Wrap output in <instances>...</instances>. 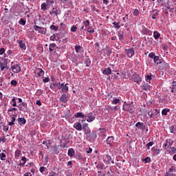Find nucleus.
<instances>
[{"mask_svg": "<svg viewBox=\"0 0 176 176\" xmlns=\"http://www.w3.org/2000/svg\"><path fill=\"white\" fill-rule=\"evenodd\" d=\"M84 63L86 67H90V64H91V60H90V58H87Z\"/></svg>", "mask_w": 176, "mask_h": 176, "instance_id": "72a5a7b5", "label": "nucleus"}, {"mask_svg": "<svg viewBox=\"0 0 176 176\" xmlns=\"http://www.w3.org/2000/svg\"><path fill=\"white\" fill-rule=\"evenodd\" d=\"M74 128L78 131H82V124L80 122H76L74 124Z\"/></svg>", "mask_w": 176, "mask_h": 176, "instance_id": "4468645a", "label": "nucleus"}, {"mask_svg": "<svg viewBox=\"0 0 176 176\" xmlns=\"http://www.w3.org/2000/svg\"><path fill=\"white\" fill-rule=\"evenodd\" d=\"M151 13H153L152 14V19H153V20H156V16H159V11H157L156 10H152Z\"/></svg>", "mask_w": 176, "mask_h": 176, "instance_id": "393cba45", "label": "nucleus"}, {"mask_svg": "<svg viewBox=\"0 0 176 176\" xmlns=\"http://www.w3.org/2000/svg\"><path fill=\"white\" fill-rule=\"evenodd\" d=\"M10 68L14 74H19L21 72V67L20 66V64L13 65V62H12Z\"/></svg>", "mask_w": 176, "mask_h": 176, "instance_id": "7ed1b4c3", "label": "nucleus"}, {"mask_svg": "<svg viewBox=\"0 0 176 176\" xmlns=\"http://www.w3.org/2000/svg\"><path fill=\"white\" fill-rule=\"evenodd\" d=\"M12 86H17V81L16 80H12L11 81Z\"/></svg>", "mask_w": 176, "mask_h": 176, "instance_id": "bf43d9fd", "label": "nucleus"}, {"mask_svg": "<svg viewBox=\"0 0 176 176\" xmlns=\"http://www.w3.org/2000/svg\"><path fill=\"white\" fill-rule=\"evenodd\" d=\"M63 83L60 84L59 82H56L55 83V87H57V89H58V90H60V89H61V87H63Z\"/></svg>", "mask_w": 176, "mask_h": 176, "instance_id": "a19ab883", "label": "nucleus"}, {"mask_svg": "<svg viewBox=\"0 0 176 176\" xmlns=\"http://www.w3.org/2000/svg\"><path fill=\"white\" fill-rule=\"evenodd\" d=\"M67 155L68 156H69V157H72L73 156H75V150L72 148H69L68 150Z\"/></svg>", "mask_w": 176, "mask_h": 176, "instance_id": "b1692460", "label": "nucleus"}, {"mask_svg": "<svg viewBox=\"0 0 176 176\" xmlns=\"http://www.w3.org/2000/svg\"><path fill=\"white\" fill-rule=\"evenodd\" d=\"M155 112L153 113H151V112H148V116H150V118H156V116H157V113H156V112H157V109H155Z\"/></svg>", "mask_w": 176, "mask_h": 176, "instance_id": "473e14b6", "label": "nucleus"}, {"mask_svg": "<svg viewBox=\"0 0 176 176\" xmlns=\"http://www.w3.org/2000/svg\"><path fill=\"white\" fill-rule=\"evenodd\" d=\"M123 111H126V112H129V113H134V108L131 105V104H127L126 102L124 103Z\"/></svg>", "mask_w": 176, "mask_h": 176, "instance_id": "20e7f679", "label": "nucleus"}, {"mask_svg": "<svg viewBox=\"0 0 176 176\" xmlns=\"http://www.w3.org/2000/svg\"><path fill=\"white\" fill-rule=\"evenodd\" d=\"M152 145H153V142H150L146 144V147L148 149H149L150 146H152Z\"/></svg>", "mask_w": 176, "mask_h": 176, "instance_id": "338daca9", "label": "nucleus"}, {"mask_svg": "<svg viewBox=\"0 0 176 176\" xmlns=\"http://www.w3.org/2000/svg\"><path fill=\"white\" fill-rule=\"evenodd\" d=\"M82 49H83V47L80 45L75 46V50L76 53H80V52H82Z\"/></svg>", "mask_w": 176, "mask_h": 176, "instance_id": "c85d7f7f", "label": "nucleus"}, {"mask_svg": "<svg viewBox=\"0 0 176 176\" xmlns=\"http://www.w3.org/2000/svg\"><path fill=\"white\" fill-rule=\"evenodd\" d=\"M118 36L119 38L120 41H122V39H123V33H122V32H118Z\"/></svg>", "mask_w": 176, "mask_h": 176, "instance_id": "49530a36", "label": "nucleus"}, {"mask_svg": "<svg viewBox=\"0 0 176 176\" xmlns=\"http://www.w3.org/2000/svg\"><path fill=\"white\" fill-rule=\"evenodd\" d=\"M96 168H98V170H104V166L102 164H98Z\"/></svg>", "mask_w": 176, "mask_h": 176, "instance_id": "8fccbe9b", "label": "nucleus"}, {"mask_svg": "<svg viewBox=\"0 0 176 176\" xmlns=\"http://www.w3.org/2000/svg\"><path fill=\"white\" fill-rule=\"evenodd\" d=\"M19 24H20L21 25H25L26 21L25 20H24V19H21L19 21Z\"/></svg>", "mask_w": 176, "mask_h": 176, "instance_id": "79ce46f5", "label": "nucleus"}, {"mask_svg": "<svg viewBox=\"0 0 176 176\" xmlns=\"http://www.w3.org/2000/svg\"><path fill=\"white\" fill-rule=\"evenodd\" d=\"M50 16H53V17H54V16L57 17V16L61 14V10H60L59 7L55 6L52 8V10L50 12Z\"/></svg>", "mask_w": 176, "mask_h": 176, "instance_id": "f03ea898", "label": "nucleus"}, {"mask_svg": "<svg viewBox=\"0 0 176 176\" xmlns=\"http://www.w3.org/2000/svg\"><path fill=\"white\" fill-rule=\"evenodd\" d=\"M59 100L60 102H64V104H66V102H68V95L66 94H62Z\"/></svg>", "mask_w": 176, "mask_h": 176, "instance_id": "9b49d317", "label": "nucleus"}, {"mask_svg": "<svg viewBox=\"0 0 176 176\" xmlns=\"http://www.w3.org/2000/svg\"><path fill=\"white\" fill-rule=\"evenodd\" d=\"M155 64L159 65V64H163V60H160V58L157 56H155L153 58Z\"/></svg>", "mask_w": 176, "mask_h": 176, "instance_id": "f3484780", "label": "nucleus"}, {"mask_svg": "<svg viewBox=\"0 0 176 176\" xmlns=\"http://www.w3.org/2000/svg\"><path fill=\"white\" fill-rule=\"evenodd\" d=\"M19 107V111H22V112H27L28 109V106L27 104V102H23L19 105L16 106Z\"/></svg>", "mask_w": 176, "mask_h": 176, "instance_id": "6e6552de", "label": "nucleus"}, {"mask_svg": "<svg viewBox=\"0 0 176 176\" xmlns=\"http://www.w3.org/2000/svg\"><path fill=\"white\" fill-rule=\"evenodd\" d=\"M41 9L43 10H47V6H46V3H43L41 4Z\"/></svg>", "mask_w": 176, "mask_h": 176, "instance_id": "3c124183", "label": "nucleus"}, {"mask_svg": "<svg viewBox=\"0 0 176 176\" xmlns=\"http://www.w3.org/2000/svg\"><path fill=\"white\" fill-rule=\"evenodd\" d=\"M34 30L38 31L39 34H43V35H46V28H41L36 25H34Z\"/></svg>", "mask_w": 176, "mask_h": 176, "instance_id": "423d86ee", "label": "nucleus"}, {"mask_svg": "<svg viewBox=\"0 0 176 176\" xmlns=\"http://www.w3.org/2000/svg\"><path fill=\"white\" fill-rule=\"evenodd\" d=\"M87 118V122L91 123L96 120V113L93 112L86 113L85 119Z\"/></svg>", "mask_w": 176, "mask_h": 176, "instance_id": "f257e3e1", "label": "nucleus"}, {"mask_svg": "<svg viewBox=\"0 0 176 176\" xmlns=\"http://www.w3.org/2000/svg\"><path fill=\"white\" fill-rule=\"evenodd\" d=\"M168 112H170V109H164L162 111V115L164 116H167Z\"/></svg>", "mask_w": 176, "mask_h": 176, "instance_id": "f704fd0d", "label": "nucleus"}, {"mask_svg": "<svg viewBox=\"0 0 176 176\" xmlns=\"http://www.w3.org/2000/svg\"><path fill=\"white\" fill-rule=\"evenodd\" d=\"M156 56V54H155L154 52H151L149 54H148V57H150V58H155V57Z\"/></svg>", "mask_w": 176, "mask_h": 176, "instance_id": "6e6d98bb", "label": "nucleus"}, {"mask_svg": "<svg viewBox=\"0 0 176 176\" xmlns=\"http://www.w3.org/2000/svg\"><path fill=\"white\" fill-rule=\"evenodd\" d=\"M170 133H174L175 131V129L174 128V126H170L169 127Z\"/></svg>", "mask_w": 176, "mask_h": 176, "instance_id": "680f3d73", "label": "nucleus"}, {"mask_svg": "<svg viewBox=\"0 0 176 176\" xmlns=\"http://www.w3.org/2000/svg\"><path fill=\"white\" fill-rule=\"evenodd\" d=\"M146 80H149V81H151V80H152V75H147L146 76Z\"/></svg>", "mask_w": 176, "mask_h": 176, "instance_id": "e2e57ef3", "label": "nucleus"}, {"mask_svg": "<svg viewBox=\"0 0 176 176\" xmlns=\"http://www.w3.org/2000/svg\"><path fill=\"white\" fill-rule=\"evenodd\" d=\"M153 36L155 39H159V38H160V33L157 31H154Z\"/></svg>", "mask_w": 176, "mask_h": 176, "instance_id": "7c9ffc66", "label": "nucleus"}, {"mask_svg": "<svg viewBox=\"0 0 176 176\" xmlns=\"http://www.w3.org/2000/svg\"><path fill=\"white\" fill-rule=\"evenodd\" d=\"M125 51L126 52V56H128L129 58H131V57H133L135 54V51L133 47H131L130 49H126Z\"/></svg>", "mask_w": 176, "mask_h": 176, "instance_id": "1a4fd4ad", "label": "nucleus"}, {"mask_svg": "<svg viewBox=\"0 0 176 176\" xmlns=\"http://www.w3.org/2000/svg\"><path fill=\"white\" fill-rule=\"evenodd\" d=\"M87 32H89V34H94V28H93V26H89L87 29Z\"/></svg>", "mask_w": 176, "mask_h": 176, "instance_id": "e433bc0d", "label": "nucleus"}, {"mask_svg": "<svg viewBox=\"0 0 176 176\" xmlns=\"http://www.w3.org/2000/svg\"><path fill=\"white\" fill-rule=\"evenodd\" d=\"M143 90H144L145 91H147V90H149V86L148 85H143Z\"/></svg>", "mask_w": 176, "mask_h": 176, "instance_id": "69168bd1", "label": "nucleus"}, {"mask_svg": "<svg viewBox=\"0 0 176 176\" xmlns=\"http://www.w3.org/2000/svg\"><path fill=\"white\" fill-rule=\"evenodd\" d=\"M18 43L19 45L20 48L22 50H26L27 46L25 45V43H24V41H23V40L18 41Z\"/></svg>", "mask_w": 176, "mask_h": 176, "instance_id": "ddd939ff", "label": "nucleus"}, {"mask_svg": "<svg viewBox=\"0 0 176 176\" xmlns=\"http://www.w3.org/2000/svg\"><path fill=\"white\" fill-rule=\"evenodd\" d=\"M5 53V48L2 47L0 49V56H2Z\"/></svg>", "mask_w": 176, "mask_h": 176, "instance_id": "774afa93", "label": "nucleus"}, {"mask_svg": "<svg viewBox=\"0 0 176 176\" xmlns=\"http://www.w3.org/2000/svg\"><path fill=\"white\" fill-rule=\"evenodd\" d=\"M3 131H5L6 133H7V131H9V126H8V125L3 126Z\"/></svg>", "mask_w": 176, "mask_h": 176, "instance_id": "13d9d810", "label": "nucleus"}, {"mask_svg": "<svg viewBox=\"0 0 176 176\" xmlns=\"http://www.w3.org/2000/svg\"><path fill=\"white\" fill-rule=\"evenodd\" d=\"M12 102H13V104H12V107H18L17 102L16 101V98H13L12 99Z\"/></svg>", "mask_w": 176, "mask_h": 176, "instance_id": "c03bdc74", "label": "nucleus"}, {"mask_svg": "<svg viewBox=\"0 0 176 176\" xmlns=\"http://www.w3.org/2000/svg\"><path fill=\"white\" fill-rule=\"evenodd\" d=\"M131 78L132 80H133V82H136L138 85H140V82H142V78L140 76L139 74H134L132 75Z\"/></svg>", "mask_w": 176, "mask_h": 176, "instance_id": "0eeeda50", "label": "nucleus"}, {"mask_svg": "<svg viewBox=\"0 0 176 176\" xmlns=\"http://www.w3.org/2000/svg\"><path fill=\"white\" fill-rule=\"evenodd\" d=\"M86 137L89 140H96L97 138V133H96L94 131H92L90 132L88 135H86Z\"/></svg>", "mask_w": 176, "mask_h": 176, "instance_id": "9d476101", "label": "nucleus"}, {"mask_svg": "<svg viewBox=\"0 0 176 176\" xmlns=\"http://www.w3.org/2000/svg\"><path fill=\"white\" fill-rule=\"evenodd\" d=\"M82 130H83L85 135H89V133H91L90 128H82Z\"/></svg>", "mask_w": 176, "mask_h": 176, "instance_id": "bb28decb", "label": "nucleus"}, {"mask_svg": "<svg viewBox=\"0 0 176 176\" xmlns=\"http://www.w3.org/2000/svg\"><path fill=\"white\" fill-rule=\"evenodd\" d=\"M106 142L107 145H110L111 146H112V144H113V136L108 137Z\"/></svg>", "mask_w": 176, "mask_h": 176, "instance_id": "a211bd4d", "label": "nucleus"}, {"mask_svg": "<svg viewBox=\"0 0 176 176\" xmlns=\"http://www.w3.org/2000/svg\"><path fill=\"white\" fill-rule=\"evenodd\" d=\"M13 111H17V108L12 107L11 109H9L8 110V114L10 115V116H17V114H13Z\"/></svg>", "mask_w": 176, "mask_h": 176, "instance_id": "dca6fc26", "label": "nucleus"}, {"mask_svg": "<svg viewBox=\"0 0 176 176\" xmlns=\"http://www.w3.org/2000/svg\"><path fill=\"white\" fill-rule=\"evenodd\" d=\"M133 14V16H138V14H140V11L138 10V9H135Z\"/></svg>", "mask_w": 176, "mask_h": 176, "instance_id": "603ef678", "label": "nucleus"}, {"mask_svg": "<svg viewBox=\"0 0 176 176\" xmlns=\"http://www.w3.org/2000/svg\"><path fill=\"white\" fill-rule=\"evenodd\" d=\"M47 4L50 6V5H53V3H54V1L53 0H46Z\"/></svg>", "mask_w": 176, "mask_h": 176, "instance_id": "4d7b16f0", "label": "nucleus"}, {"mask_svg": "<svg viewBox=\"0 0 176 176\" xmlns=\"http://www.w3.org/2000/svg\"><path fill=\"white\" fill-rule=\"evenodd\" d=\"M84 27L87 30L90 27V21L86 20L85 21H83Z\"/></svg>", "mask_w": 176, "mask_h": 176, "instance_id": "c756f323", "label": "nucleus"}, {"mask_svg": "<svg viewBox=\"0 0 176 176\" xmlns=\"http://www.w3.org/2000/svg\"><path fill=\"white\" fill-rule=\"evenodd\" d=\"M113 25H114L115 28H116L117 30H119V28H120V23H116V22H113L112 23Z\"/></svg>", "mask_w": 176, "mask_h": 176, "instance_id": "ea45409f", "label": "nucleus"}, {"mask_svg": "<svg viewBox=\"0 0 176 176\" xmlns=\"http://www.w3.org/2000/svg\"><path fill=\"white\" fill-rule=\"evenodd\" d=\"M50 29L51 30H53L54 31H58V26H56L54 25H52L50 26Z\"/></svg>", "mask_w": 176, "mask_h": 176, "instance_id": "de8ad7c7", "label": "nucleus"}, {"mask_svg": "<svg viewBox=\"0 0 176 176\" xmlns=\"http://www.w3.org/2000/svg\"><path fill=\"white\" fill-rule=\"evenodd\" d=\"M135 127H138V129H140V130H145L146 126L144 124V122H138L135 124Z\"/></svg>", "mask_w": 176, "mask_h": 176, "instance_id": "f8f14e48", "label": "nucleus"}, {"mask_svg": "<svg viewBox=\"0 0 176 176\" xmlns=\"http://www.w3.org/2000/svg\"><path fill=\"white\" fill-rule=\"evenodd\" d=\"M166 144H168V148H170V146H173V144H174V140L171 141V139H167L166 140Z\"/></svg>", "mask_w": 176, "mask_h": 176, "instance_id": "cd10ccee", "label": "nucleus"}, {"mask_svg": "<svg viewBox=\"0 0 176 176\" xmlns=\"http://www.w3.org/2000/svg\"><path fill=\"white\" fill-rule=\"evenodd\" d=\"M18 123L20 126H22V124H25V123H27V120H25V118H19Z\"/></svg>", "mask_w": 176, "mask_h": 176, "instance_id": "412c9836", "label": "nucleus"}, {"mask_svg": "<svg viewBox=\"0 0 176 176\" xmlns=\"http://www.w3.org/2000/svg\"><path fill=\"white\" fill-rule=\"evenodd\" d=\"M152 152L154 153V155H159V153H160V149H157V148H152L151 149Z\"/></svg>", "mask_w": 176, "mask_h": 176, "instance_id": "2f4dec72", "label": "nucleus"}, {"mask_svg": "<svg viewBox=\"0 0 176 176\" xmlns=\"http://www.w3.org/2000/svg\"><path fill=\"white\" fill-rule=\"evenodd\" d=\"M75 158L77 159L78 160H80L82 159V155L80 154H76L75 155Z\"/></svg>", "mask_w": 176, "mask_h": 176, "instance_id": "052dcab7", "label": "nucleus"}, {"mask_svg": "<svg viewBox=\"0 0 176 176\" xmlns=\"http://www.w3.org/2000/svg\"><path fill=\"white\" fill-rule=\"evenodd\" d=\"M20 155H21V151H20V150H16V151H15V157H16V159H19V157H20Z\"/></svg>", "mask_w": 176, "mask_h": 176, "instance_id": "c9c22d12", "label": "nucleus"}, {"mask_svg": "<svg viewBox=\"0 0 176 176\" xmlns=\"http://www.w3.org/2000/svg\"><path fill=\"white\" fill-rule=\"evenodd\" d=\"M0 157H1V160H5V157H6V154H5L4 153H0Z\"/></svg>", "mask_w": 176, "mask_h": 176, "instance_id": "864d4df0", "label": "nucleus"}, {"mask_svg": "<svg viewBox=\"0 0 176 176\" xmlns=\"http://www.w3.org/2000/svg\"><path fill=\"white\" fill-rule=\"evenodd\" d=\"M158 6H165L167 9H170V0H157Z\"/></svg>", "mask_w": 176, "mask_h": 176, "instance_id": "39448f33", "label": "nucleus"}, {"mask_svg": "<svg viewBox=\"0 0 176 176\" xmlns=\"http://www.w3.org/2000/svg\"><path fill=\"white\" fill-rule=\"evenodd\" d=\"M71 111L70 110H67L66 111V114L65 116H63V118H65V119L69 118L71 116Z\"/></svg>", "mask_w": 176, "mask_h": 176, "instance_id": "4c0bfd02", "label": "nucleus"}, {"mask_svg": "<svg viewBox=\"0 0 176 176\" xmlns=\"http://www.w3.org/2000/svg\"><path fill=\"white\" fill-rule=\"evenodd\" d=\"M36 72H37V76H36L37 78L43 76V75H45V71H43V69H42L41 68H38L36 70Z\"/></svg>", "mask_w": 176, "mask_h": 176, "instance_id": "aec40b11", "label": "nucleus"}, {"mask_svg": "<svg viewBox=\"0 0 176 176\" xmlns=\"http://www.w3.org/2000/svg\"><path fill=\"white\" fill-rule=\"evenodd\" d=\"M160 64H162V67L164 70L168 69V68H170V65H168V63H166L165 61L162 60V63Z\"/></svg>", "mask_w": 176, "mask_h": 176, "instance_id": "4be33fe9", "label": "nucleus"}, {"mask_svg": "<svg viewBox=\"0 0 176 176\" xmlns=\"http://www.w3.org/2000/svg\"><path fill=\"white\" fill-rule=\"evenodd\" d=\"M104 160V163H107V164H111V160H112V158L111 157V155H106Z\"/></svg>", "mask_w": 176, "mask_h": 176, "instance_id": "6ab92c4d", "label": "nucleus"}, {"mask_svg": "<svg viewBox=\"0 0 176 176\" xmlns=\"http://www.w3.org/2000/svg\"><path fill=\"white\" fill-rule=\"evenodd\" d=\"M144 162H145V163H149V162H151V157H146L144 160Z\"/></svg>", "mask_w": 176, "mask_h": 176, "instance_id": "0e129e2a", "label": "nucleus"}, {"mask_svg": "<svg viewBox=\"0 0 176 176\" xmlns=\"http://www.w3.org/2000/svg\"><path fill=\"white\" fill-rule=\"evenodd\" d=\"M102 74L103 75H111L112 74V69H111V67L105 68L102 70Z\"/></svg>", "mask_w": 176, "mask_h": 176, "instance_id": "2eb2a0df", "label": "nucleus"}, {"mask_svg": "<svg viewBox=\"0 0 176 176\" xmlns=\"http://www.w3.org/2000/svg\"><path fill=\"white\" fill-rule=\"evenodd\" d=\"M56 47V43H51L50 45V52H53V49Z\"/></svg>", "mask_w": 176, "mask_h": 176, "instance_id": "a18cd8bd", "label": "nucleus"}, {"mask_svg": "<svg viewBox=\"0 0 176 176\" xmlns=\"http://www.w3.org/2000/svg\"><path fill=\"white\" fill-rule=\"evenodd\" d=\"M59 38L56 36V34H53L52 36H50V41H58Z\"/></svg>", "mask_w": 176, "mask_h": 176, "instance_id": "58836bf2", "label": "nucleus"}, {"mask_svg": "<svg viewBox=\"0 0 176 176\" xmlns=\"http://www.w3.org/2000/svg\"><path fill=\"white\" fill-rule=\"evenodd\" d=\"M75 118H82V119H84V118H85V115L83 114V113L82 112H78L74 115Z\"/></svg>", "mask_w": 176, "mask_h": 176, "instance_id": "a878e982", "label": "nucleus"}, {"mask_svg": "<svg viewBox=\"0 0 176 176\" xmlns=\"http://www.w3.org/2000/svg\"><path fill=\"white\" fill-rule=\"evenodd\" d=\"M67 85L68 83H66L65 85L63 84V85L60 88L62 89L63 93H68L69 87Z\"/></svg>", "mask_w": 176, "mask_h": 176, "instance_id": "5701e85b", "label": "nucleus"}, {"mask_svg": "<svg viewBox=\"0 0 176 176\" xmlns=\"http://www.w3.org/2000/svg\"><path fill=\"white\" fill-rule=\"evenodd\" d=\"M76 30H78V27L76 25H72L71 28L72 32H76Z\"/></svg>", "mask_w": 176, "mask_h": 176, "instance_id": "09e8293b", "label": "nucleus"}, {"mask_svg": "<svg viewBox=\"0 0 176 176\" xmlns=\"http://www.w3.org/2000/svg\"><path fill=\"white\" fill-rule=\"evenodd\" d=\"M112 104H120V99H114L112 102Z\"/></svg>", "mask_w": 176, "mask_h": 176, "instance_id": "5fc2aeb1", "label": "nucleus"}, {"mask_svg": "<svg viewBox=\"0 0 176 176\" xmlns=\"http://www.w3.org/2000/svg\"><path fill=\"white\" fill-rule=\"evenodd\" d=\"M1 64V66H6L8 65V59L7 58H4L3 59V63H0Z\"/></svg>", "mask_w": 176, "mask_h": 176, "instance_id": "37998d69", "label": "nucleus"}]
</instances>
